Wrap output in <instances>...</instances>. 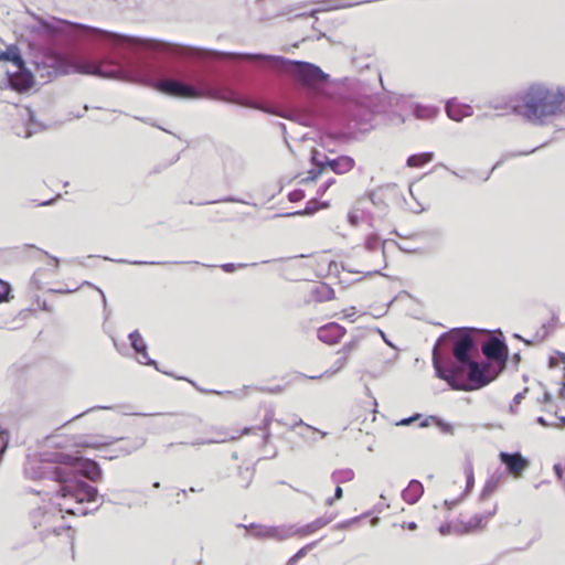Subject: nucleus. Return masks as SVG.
I'll list each match as a JSON object with an SVG mask.
<instances>
[{"label":"nucleus","mask_w":565,"mask_h":565,"mask_svg":"<svg viewBox=\"0 0 565 565\" xmlns=\"http://www.w3.org/2000/svg\"><path fill=\"white\" fill-rule=\"evenodd\" d=\"M57 463L64 465V468L74 471L73 479L83 481L78 478L77 473H83L89 480L96 482L102 479V470L95 461L83 462L78 457H74L66 454H55Z\"/></svg>","instance_id":"obj_8"},{"label":"nucleus","mask_w":565,"mask_h":565,"mask_svg":"<svg viewBox=\"0 0 565 565\" xmlns=\"http://www.w3.org/2000/svg\"><path fill=\"white\" fill-rule=\"evenodd\" d=\"M247 265L246 264H233V263H227V264H223L221 265V268L225 271V273H233L235 271L237 268H244L246 267Z\"/></svg>","instance_id":"obj_35"},{"label":"nucleus","mask_w":565,"mask_h":565,"mask_svg":"<svg viewBox=\"0 0 565 565\" xmlns=\"http://www.w3.org/2000/svg\"><path fill=\"white\" fill-rule=\"evenodd\" d=\"M369 198H370L371 202H372L374 205H377V204H379L377 199H376V194H375L374 192H371V193L369 194Z\"/></svg>","instance_id":"obj_52"},{"label":"nucleus","mask_w":565,"mask_h":565,"mask_svg":"<svg viewBox=\"0 0 565 565\" xmlns=\"http://www.w3.org/2000/svg\"><path fill=\"white\" fill-rule=\"evenodd\" d=\"M329 205L330 204L327 201L319 202L317 199H312L307 202L306 207L302 211H296V212H290V213H285V214H276L275 216L289 217V216H295V215H312L321 209L329 207Z\"/></svg>","instance_id":"obj_19"},{"label":"nucleus","mask_w":565,"mask_h":565,"mask_svg":"<svg viewBox=\"0 0 565 565\" xmlns=\"http://www.w3.org/2000/svg\"><path fill=\"white\" fill-rule=\"evenodd\" d=\"M86 413H87V412H84V413H81V414H78V415L74 416L72 420H74V419H77V418L82 417V416H83V415H85Z\"/></svg>","instance_id":"obj_63"},{"label":"nucleus","mask_w":565,"mask_h":565,"mask_svg":"<svg viewBox=\"0 0 565 565\" xmlns=\"http://www.w3.org/2000/svg\"><path fill=\"white\" fill-rule=\"evenodd\" d=\"M561 397L565 401V383L564 387L561 391ZM559 419L565 424V417H559Z\"/></svg>","instance_id":"obj_54"},{"label":"nucleus","mask_w":565,"mask_h":565,"mask_svg":"<svg viewBox=\"0 0 565 565\" xmlns=\"http://www.w3.org/2000/svg\"><path fill=\"white\" fill-rule=\"evenodd\" d=\"M499 459L505 466L507 471L515 479L521 478L530 467V460L523 457L521 452L501 451Z\"/></svg>","instance_id":"obj_11"},{"label":"nucleus","mask_w":565,"mask_h":565,"mask_svg":"<svg viewBox=\"0 0 565 565\" xmlns=\"http://www.w3.org/2000/svg\"><path fill=\"white\" fill-rule=\"evenodd\" d=\"M11 292V286L9 282L0 279V303L9 301Z\"/></svg>","instance_id":"obj_34"},{"label":"nucleus","mask_w":565,"mask_h":565,"mask_svg":"<svg viewBox=\"0 0 565 565\" xmlns=\"http://www.w3.org/2000/svg\"><path fill=\"white\" fill-rule=\"evenodd\" d=\"M164 43L173 46H181L180 44ZM183 46L186 47V45ZM189 47L203 51L206 55L202 57L183 56L164 51H143V53H160L184 60L202 62L222 57L265 62L274 70L288 73L296 84L303 90V98L297 102L296 109L292 111V115H285L280 113H276V115L289 119L296 118L303 125H310L313 119L324 117L327 115L324 103L328 97L327 85L330 76L316 64L302 61H290L277 55L225 53L194 46H188V49ZM137 83L151 86L161 94L175 98L199 99L203 97H214L228 103L259 108L264 111L275 114V111L257 107L249 102L241 99L231 88L216 89L212 87L205 74L200 68L195 67L166 71L158 64L149 61L146 56H142L139 75H137Z\"/></svg>","instance_id":"obj_1"},{"label":"nucleus","mask_w":565,"mask_h":565,"mask_svg":"<svg viewBox=\"0 0 565 565\" xmlns=\"http://www.w3.org/2000/svg\"><path fill=\"white\" fill-rule=\"evenodd\" d=\"M536 423H537V424H540L541 426H544V427H548V426H551V425L545 420V418H544V417H542V416H539V417L536 418Z\"/></svg>","instance_id":"obj_49"},{"label":"nucleus","mask_w":565,"mask_h":565,"mask_svg":"<svg viewBox=\"0 0 565 565\" xmlns=\"http://www.w3.org/2000/svg\"><path fill=\"white\" fill-rule=\"evenodd\" d=\"M554 472L556 475V477L558 478V480H562L563 479V467L561 463H555L554 467Z\"/></svg>","instance_id":"obj_45"},{"label":"nucleus","mask_w":565,"mask_h":565,"mask_svg":"<svg viewBox=\"0 0 565 565\" xmlns=\"http://www.w3.org/2000/svg\"><path fill=\"white\" fill-rule=\"evenodd\" d=\"M305 198V192L302 190H294L288 194V199L290 202H298Z\"/></svg>","instance_id":"obj_36"},{"label":"nucleus","mask_w":565,"mask_h":565,"mask_svg":"<svg viewBox=\"0 0 565 565\" xmlns=\"http://www.w3.org/2000/svg\"><path fill=\"white\" fill-rule=\"evenodd\" d=\"M364 248L371 253H374L376 258L384 262V243L381 242L379 234H369L365 237Z\"/></svg>","instance_id":"obj_18"},{"label":"nucleus","mask_w":565,"mask_h":565,"mask_svg":"<svg viewBox=\"0 0 565 565\" xmlns=\"http://www.w3.org/2000/svg\"><path fill=\"white\" fill-rule=\"evenodd\" d=\"M225 202H237L238 200L234 199V198H227L224 200Z\"/></svg>","instance_id":"obj_60"},{"label":"nucleus","mask_w":565,"mask_h":565,"mask_svg":"<svg viewBox=\"0 0 565 565\" xmlns=\"http://www.w3.org/2000/svg\"><path fill=\"white\" fill-rule=\"evenodd\" d=\"M561 359H562L563 363H565V354L564 353L561 354Z\"/></svg>","instance_id":"obj_64"},{"label":"nucleus","mask_w":565,"mask_h":565,"mask_svg":"<svg viewBox=\"0 0 565 565\" xmlns=\"http://www.w3.org/2000/svg\"><path fill=\"white\" fill-rule=\"evenodd\" d=\"M527 392V388H525L523 392H520L518 393L514 397H513V405L510 406V409L512 413H514V405H519L521 403V401L525 397V394Z\"/></svg>","instance_id":"obj_39"},{"label":"nucleus","mask_w":565,"mask_h":565,"mask_svg":"<svg viewBox=\"0 0 565 565\" xmlns=\"http://www.w3.org/2000/svg\"><path fill=\"white\" fill-rule=\"evenodd\" d=\"M446 113L448 117L455 121H460L465 117H470L473 114V109L468 104H462L456 99H450L446 104Z\"/></svg>","instance_id":"obj_16"},{"label":"nucleus","mask_w":565,"mask_h":565,"mask_svg":"<svg viewBox=\"0 0 565 565\" xmlns=\"http://www.w3.org/2000/svg\"><path fill=\"white\" fill-rule=\"evenodd\" d=\"M499 483H500L499 477H494V476L490 477L483 486V489L480 493L479 500L484 501V500L489 499L498 489Z\"/></svg>","instance_id":"obj_24"},{"label":"nucleus","mask_w":565,"mask_h":565,"mask_svg":"<svg viewBox=\"0 0 565 565\" xmlns=\"http://www.w3.org/2000/svg\"><path fill=\"white\" fill-rule=\"evenodd\" d=\"M424 493V487L418 480L409 481L408 486L402 491L403 500L408 504L416 503Z\"/></svg>","instance_id":"obj_17"},{"label":"nucleus","mask_w":565,"mask_h":565,"mask_svg":"<svg viewBox=\"0 0 565 565\" xmlns=\"http://www.w3.org/2000/svg\"><path fill=\"white\" fill-rule=\"evenodd\" d=\"M35 31L49 40L76 42L83 35L98 38L109 45L110 52L99 62L82 61L57 52L46 51L33 61L34 76L49 83L60 75L81 73L137 83L143 51H164L183 56L202 57L203 51L173 46L153 39L129 36L65 20L47 22L40 20Z\"/></svg>","instance_id":"obj_2"},{"label":"nucleus","mask_w":565,"mask_h":565,"mask_svg":"<svg viewBox=\"0 0 565 565\" xmlns=\"http://www.w3.org/2000/svg\"><path fill=\"white\" fill-rule=\"evenodd\" d=\"M435 419H436V417H434V416H429V417H428V418H426L424 422H422L419 426H420V427H426V426H428V425H429V420H435Z\"/></svg>","instance_id":"obj_51"},{"label":"nucleus","mask_w":565,"mask_h":565,"mask_svg":"<svg viewBox=\"0 0 565 565\" xmlns=\"http://www.w3.org/2000/svg\"><path fill=\"white\" fill-rule=\"evenodd\" d=\"M489 362H478V343L471 329L457 328L443 333L433 349V365L436 375L452 390L475 391L495 380L504 369L508 358L507 344L490 338L482 344Z\"/></svg>","instance_id":"obj_3"},{"label":"nucleus","mask_w":565,"mask_h":565,"mask_svg":"<svg viewBox=\"0 0 565 565\" xmlns=\"http://www.w3.org/2000/svg\"><path fill=\"white\" fill-rule=\"evenodd\" d=\"M329 522H331V519L320 518L305 526H301V527L295 526V536L296 535L306 536V535L312 534L316 531H318L319 529L326 526Z\"/></svg>","instance_id":"obj_21"},{"label":"nucleus","mask_w":565,"mask_h":565,"mask_svg":"<svg viewBox=\"0 0 565 565\" xmlns=\"http://www.w3.org/2000/svg\"><path fill=\"white\" fill-rule=\"evenodd\" d=\"M465 475H466V490L462 492V494L460 495L459 499L457 500H449V499H446L445 500V504L448 507V508H452L455 507L459 500H461L466 494H468L472 487H473V483H475V477H473V469H472V466L471 465H468L466 468H465Z\"/></svg>","instance_id":"obj_22"},{"label":"nucleus","mask_w":565,"mask_h":565,"mask_svg":"<svg viewBox=\"0 0 565 565\" xmlns=\"http://www.w3.org/2000/svg\"><path fill=\"white\" fill-rule=\"evenodd\" d=\"M2 61L10 62L11 68L6 70V77L0 81V89L11 88L17 92H25L34 84V76L24 64L17 46H9L0 53Z\"/></svg>","instance_id":"obj_6"},{"label":"nucleus","mask_w":565,"mask_h":565,"mask_svg":"<svg viewBox=\"0 0 565 565\" xmlns=\"http://www.w3.org/2000/svg\"><path fill=\"white\" fill-rule=\"evenodd\" d=\"M380 333H381L382 338L384 339V341H385L388 345H391V347H392V343L388 341V338H386V337H385V334H384L382 331H380Z\"/></svg>","instance_id":"obj_59"},{"label":"nucleus","mask_w":565,"mask_h":565,"mask_svg":"<svg viewBox=\"0 0 565 565\" xmlns=\"http://www.w3.org/2000/svg\"><path fill=\"white\" fill-rule=\"evenodd\" d=\"M358 344H359V340L352 339L350 342L345 343L338 351V355H343V356H347V359H349V355L351 354V352H353L358 348Z\"/></svg>","instance_id":"obj_33"},{"label":"nucleus","mask_w":565,"mask_h":565,"mask_svg":"<svg viewBox=\"0 0 565 565\" xmlns=\"http://www.w3.org/2000/svg\"><path fill=\"white\" fill-rule=\"evenodd\" d=\"M536 149H537V148H534V149H532V150L524 151V152H520V153H518V154H519V156L530 154V153L534 152Z\"/></svg>","instance_id":"obj_57"},{"label":"nucleus","mask_w":565,"mask_h":565,"mask_svg":"<svg viewBox=\"0 0 565 565\" xmlns=\"http://www.w3.org/2000/svg\"><path fill=\"white\" fill-rule=\"evenodd\" d=\"M120 439L121 438L103 439V440L92 439V440H86V441L82 443L81 445L85 446V447H90V448H99L102 446L111 445L115 441L120 440Z\"/></svg>","instance_id":"obj_32"},{"label":"nucleus","mask_w":565,"mask_h":565,"mask_svg":"<svg viewBox=\"0 0 565 565\" xmlns=\"http://www.w3.org/2000/svg\"><path fill=\"white\" fill-rule=\"evenodd\" d=\"M250 428L246 427L242 430L241 434H232L225 428H214L212 431L214 434L211 438H198L191 443L193 446H202V445H211V444H220L226 443L228 440H237L242 435L248 434Z\"/></svg>","instance_id":"obj_13"},{"label":"nucleus","mask_w":565,"mask_h":565,"mask_svg":"<svg viewBox=\"0 0 565 565\" xmlns=\"http://www.w3.org/2000/svg\"><path fill=\"white\" fill-rule=\"evenodd\" d=\"M57 514L54 512L46 511L42 508H39L31 513V520L33 523L34 529L43 527V533H54L58 534V531L56 527H54L52 524L54 520L56 519Z\"/></svg>","instance_id":"obj_12"},{"label":"nucleus","mask_w":565,"mask_h":565,"mask_svg":"<svg viewBox=\"0 0 565 565\" xmlns=\"http://www.w3.org/2000/svg\"><path fill=\"white\" fill-rule=\"evenodd\" d=\"M413 113L418 119H431L437 115L438 108L417 104Z\"/></svg>","instance_id":"obj_26"},{"label":"nucleus","mask_w":565,"mask_h":565,"mask_svg":"<svg viewBox=\"0 0 565 565\" xmlns=\"http://www.w3.org/2000/svg\"><path fill=\"white\" fill-rule=\"evenodd\" d=\"M326 184H329V188L334 183V179H330L328 180L327 182H324Z\"/></svg>","instance_id":"obj_62"},{"label":"nucleus","mask_w":565,"mask_h":565,"mask_svg":"<svg viewBox=\"0 0 565 565\" xmlns=\"http://www.w3.org/2000/svg\"><path fill=\"white\" fill-rule=\"evenodd\" d=\"M551 399H552L551 394H550V393H547V392H546V393H544L543 398H542V402H543V403H548Z\"/></svg>","instance_id":"obj_53"},{"label":"nucleus","mask_w":565,"mask_h":565,"mask_svg":"<svg viewBox=\"0 0 565 565\" xmlns=\"http://www.w3.org/2000/svg\"><path fill=\"white\" fill-rule=\"evenodd\" d=\"M557 317L556 316H553L551 321L548 323H544L535 333L534 338L532 340H525L523 339V341L525 342V344L527 345H532V344H535V343H540L542 342L544 339L547 338L548 333L555 329L556 324H557ZM519 339L522 340V338L520 335H516Z\"/></svg>","instance_id":"obj_20"},{"label":"nucleus","mask_w":565,"mask_h":565,"mask_svg":"<svg viewBox=\"0 0 565 565\" xmlns=\"http://www.w3.org/2000/svg\"><path fill=\"white\" fill-rule=\"evenodd\" d=\"M433 158H434L433 152H423V153H418V154H412L407 159V166L411 168H419V167H423L424 164L430 162L433 160Z\"/></svg>","instance_id":"obj_25"},{"label":"nucleus","mask_w":565,"mask_h":565,"mask_svg":"<svg viewBox=\"0 0 565 565\" xmlns=\"http://www.w3.org/2000/svg\"><path fill=\"white\" fill-rule=\"evenodd\" d=\"M317 542H312L301 547L294 556L289 558L287 565H295L300 558H302L310 550L316 546Z\"/></svg>","instance_id":"obj_29"},{"label":"nucleus","mask_w":565,"mask_h":565,"mask_svg":"<svg viewBox=\"0 0 565 565\" xmlns=\"http://www.w3.org/2000/svg\"><path fill=\"white\" fill-rule=\"evenodd\" d=\"M313 13H315V10H311L309 13H307V12H301V13H297L296 15H297V17H303V15H307V14L312 15Z\"/></svg>","instance_id":"obj_56"},{"label":"nucleus","mask_w":565,"mask_h":565,"mask_svg":"<svg viewBox=\"0 0 565 565\" xmlns=\"http://www.w3.org/2000/svg\"><path fill=\"white\" fill-rule=\"evenodd\" d=\"M173 416H174L173 414H167L168 419L164 423H162L163 428L175 429L178 427V425L175 423L171 422V417H173Z\"/></svg>","instance_id":"obj_41"},{"label":"nucleus","mask_w":565,"mask_h":565,"mask_svg":"<svg viewBox=\"0 0 565 565\" xmlns=\"http://www.w3.org/2000/svg\"><path fill=\"white\" fill-rule=\"evenodd\" d=\"M354 479V471L352 469L335 470L331 475V480L337 484H342Z\"/></svg>","instance_id":"obj_27"},{"label":"nucleus","mask_w":565,"mask_h":565,"mask_svg":"<svg viewBox=\"0 0 565 565\" xmlns=\"http://www.w3.org/2000/svg\"><path fill=\"white\" fill-rule=\"evenodd\" d=\"M420 417L419 414H416L414 416H411V417H407V418H404L402 419L401 422L397 423V425H401V426H407L409 425L411 423L415 422L416 419H418Z\"/></svg>","instance_id":"obj_42"},{"label":"nucleus","mask_w":565,"mask_h":565,"mask_svg":"<svg viewBox=\"0 0 565 565\" xmlns=\"http://www.w3.org/2000/svg\"><path fill=\"white\" fill-rule=\"evenodd\" d=\"M296 426H305V427H307L308 429H311V430H313V431L319 433V434L321 435V437H326V435H327V433L321 431V430H319V429H317V428H315V427H312V426H310V425H308V424H305V423L302 422V419H298V420L295 423V425L291 427V429H294Z\"/></svg>","instance_id":"obj_40"},{"label":"nucleus","mask_w":565,"mask_h":565,"mask_svg":"<svg viewBox=\"0 0 565 565\" xmlns=\"http://www.w3.org/2000/svg\"><path fill=\"white\" fill-rule=\"evenodd\" d=\"M85 284H86L87 286H89V287H93V285H92L90 282L85 281ZM94 288H95V286H94ZM96 289L98 290V292H99V295H100V297H102V300H103L104 306H106L107 301H106L105 294H104V292H103V290H100L99 288H97V287H96Z\"/></svg>","instance_id":"obj_47"},{"label":"nucleus","mask_w":565,"mask_h":565,"mask_svg":"<svg viewBox=\"0 0 565 565\" xmlns=\"http://www.w3.org/2000/svg\"><path fill=\"white\" fill-rule=\"evenodd\" d=\"M129 340L134 350L140 354L138 362L141 364L153 366L156 370H159L157 362L149 358L147 352V344L143 341L141 334L138 331H134L129 334Z\"/></svg>","instance_id":"obj_15"},{"label":"nucleus","mask_w":565,"mask_h":565,"mask_svg":"<svg viewBox=\"0 0 565 565\" xmlns=\"http://www.w3.org/2000/svg\"><path fill=\"white\" fill-rule=\"evenodd\" d=\"M271 419H273V415L270 414H267L265 416V419H264V427L267 428L269 426V424L271 423Z\"/></svg>","instance_id":"obj_50"},{"label":"nucleus","mask_w":565,"mask_h":565,"mask_svg":"<svg viewBox=\"0 0 565 565\" xmlns=\"http://www.w3.org/2000/svg\"><path fill=\"white\" fill-rule=\"evenodd\" d=\"M345 333V329L337 322H330L318 329V339L328 344L337 343Z\"/></svg>","instance_id":"obj_14"},{"label":"nucleus","mask_w":565,"mask_h":565,"mask_svg":"<svg viewBox=\"0 0 565 565\" xmlns=\"http://www.w3.org/2000/svg\"><path fill=\"white\" fill-rule=\"evenodd\" d=\"M407 527H408L409 530H415V529L417 527V525H416V523H415V522H411V523H408V524H407Z\"/></svg>","instance_id":"obj_58"},{"label":"nucleus","mask_w":565,"mask_h":565,"mask_svg":"<svg viewBox=\"0 0 565 565\" xmlns=\"http://www.w3.org/2000/svg\"><path fill=\"white\" fill-rule=\"evenodd\" d=\"M253 536L257 539H273L276 541H285L295 536V525L266 526L250 524Z\"/></svg>","instance_id":"obj_10"},{"label":"nucleus","mask_w":565,"mask_h":565,"mask_svg":"<svg viewBox=\"0 0 565 565\" xmlns=\"http://www.w3.org/2000/svg\"><path fill=\"white\" fill-rule=\"evenodd\" d=\"M360 215L354 212V211H351L349 212L348 214V222L352 225V226H358L360 224Z\"/></svg>","instance_id":"obj_38"},{"label":"nucleus","mask_w":565,"mask_h":565,"mask_svg":"<svg viewBox=\"0 0 565 565\" xmlns=\"http://www.w3.org/2000/svg\"><path fill=\"white\" fill-rule=\"evenodd\" d=\"M145 444H146V440H143V439L135 440L130 445L119 447L118 452L121 455H129L132 451L141 448Z\"/></svg>","instance_id":"obj_31"},{"label":"nucleus","mask_w":565,"mask_h":565,"mask_svg":"<svg viewBox=\"0 0 565 565\" xmlns=\"http://www.w3.org/2000/svg\"><path fill=\"white\" fill-rule=\"evenodd\" d=\"M318 156L319 152L315 150L311 156L313 169L309 171L308 177L301 179L300 183H307L309 181L316 180L323 172L326 166H328L333 172L338 174L347 173L354 167V160L348 156H340L335 159L323 157L321 160L318 158Z\"/></svg>","instance_id":"obj_7"},{"label":"nucleus","mask_w":565,"mask_h":565,"mask_svg":"<svg viewBox=\"0 0 565 565\" xmlns=\"http://www.w3.org/2000/svg\"><path fill=\"white\" fill-rule=\"evenodd\" d=\"M439 532H440L441 534H444V535H445V534H447L449 531H448V527H446V526H444V525H443V526H440V527H439Z\"/></svg>","instance_id":"obj_55"},{"label":"nucleus","mask_w":565,"mask_h":565,"mask_svg":"<svg viewBox=\"0 0 565 565\" xmlns=\"http://www.w3.org/2000/svg\"><path fill=\"white\" fill-rule=\"evenodd\" d=\"M342 495H343V490H342V488L340 487V484H337L335 490H334V495H333V498L328 499V500L326 501V504H327V505H332V504H333V502H334V500H340V499L342 498Z\"/></svg>","instance_id":"obj_37"},{"label":"nucleus","mask_w":565,"mask_h":565,"mask_svg":"<svg viewBox=\"0 0 565 565\" xmlns=\"http://www.w3.org/2000/svg\"><path fill=\"white\" fill-rule=\"evenodd\" d=\"M54 459L55 455L52 462L29 460L24 467L25 476L34 480L49 479L58 483L54 498L58 513L86 515L88 511L83 503L95 502L98 497L97 489L85 481L73 479L74 471L65 469L64 465L57 463Z\"/></svg>","instance_id":"obj_4"},{"label":"nucleus","mask_w":565,"mask_h":565,"mask_svg":"<svg viewBox=\"0 0 565 565\" xmlns=\"http://www.w3.org/2000/svg\"><path fill=\"white\" fill-rule=\"evenodd\" d=\"M14 109L22 121L21 124H15L13 126V130L17 136L29 138L32 135L45 129V126L35 119L34 113L29 107L14 106Z\"/></svg>","instance_id":"obj_9"},{"label":"nucleus","mask_w":565,"mask_h":565,"mask_svg":"<svg viewBox=\"0 0 565 565\" xmlns=\"http://www.w3.org/2000/svg\"><path fill=\"white\" fill-rule=\"evenodd\" d=\"M342 312H343V317L345 319H349L355 315L356 310H355V307H350L349 309H344Z\"/></svg>","instance_id":"obj_46"},{"label":"nucleus","mask_w":565,"mask_h":565,"mask_svg":"<svg viewBox=\"0 0 565 565\" xmlns=\"http://www.w3.org/2000/svg\"><path fill=\"white\" fill-rule=\"evenodd\" d=\"M361 103L363 106H365L366 108H370L372 111H377L375 104L371 97L365 98Z\"/></svg>","instance_id":"obj_43"},{"label":"nucleus","mask_w":565,"mask_h":565,"mask_svg":"<svg viewBox=\"0 0 565 565\" xmlns=\"http://www.w3.org/2000/svg\"><path fill=\"white\" fill-rule=\"evenodd\" d=\"M329 189V184L323 183L317 191L318 195H323Z\"/></svg>","instance_id":"obj_48"},{"label":"nucleus","mask_w":565,"mask_h":565,"mask_svg":"<svg viewBox=\"0 0 565 565\" xmlns=\"http://www.w3.org/2000/svg\"><path fill=\"white\" fill-rule=\"evenodd\" d=\"M315 295L319 301H327L334 298V291L329 286L321 284L315 289Z\"/></svg>","instance_id":"obj_28"},{"label":"nucleus","mask_w":565,"mask_h":565,"mask_svg":"<svg viewBox=\"0 0 565 565\" xmlns=\"http://www.w3.org/2000/svg\"><path fill=\"white\" fill-rule=\"evenodd\" d=\"M495 512H497V504H494L492 507V509L490 511H488L487 513H484V514H476V515H473L468 521L467 525L471 530L481 529L489 521V519L492 515H494Z\"/></svg>","instance_id":"obj_23"},{"label":"nucleus","mask_w":565,"mask_h":565,"mask_svg":"<svg viewBox=\"0 0 565 565\" xmlns=\"http://www.w3.org/2000/svg\"><path fill=\"white\" fill-rule=\"evenodd\" d=\"M443 429H444L445 431H449L450 426H449L448 424H445V425H443Z\"/></svg>","instance_id":"obj_61"},{"label":"nucleus","mask_w":565,"mask_h":565,"mask_svg":"<svg viewBox=\"0 0 565 565\" xmlns=\"http://www.w3.org/2000/svg\"><path fill=\"white\" fill-rule=\"evenodd\" d=\"M119 263H127L126 260H118ZM129 264L134 265H161V262H141V260H135V262H128Z\"/></svg>","instance_id":"obj_44"},{"label":"nucleus","mask_w":565,"mask_h":565,"mask_svg":"<svg viewBox=\"0 0 565 565\" xmlns=\"http://www.w3.org/2000/svg\"><path fill=\"white\" fill-rule=\"evenodd\" d=\"M348 360L349 359H347V356L339 355V358L334 361L332 366L328 371H326V374H330V375L337 374L338 372H340L341 370L344 369V366L348 363Z\"/></svg>","instance_id":"obj_30"},{"label":"nucleus","mask_w":565,"mask_h":565,"mask_svg":"<svg viewBox=\"0 0 565 565\" xmlns=\"http://www.w3.org/2000/svg\"><path fill=\"white\" fill-rule=\"evenodd\" d=\"M512 114L534 127H546L565 109V88L561 85L533 82L510 99Z\"/></svg>","instance_id":"obj_5"}]
</instances>
